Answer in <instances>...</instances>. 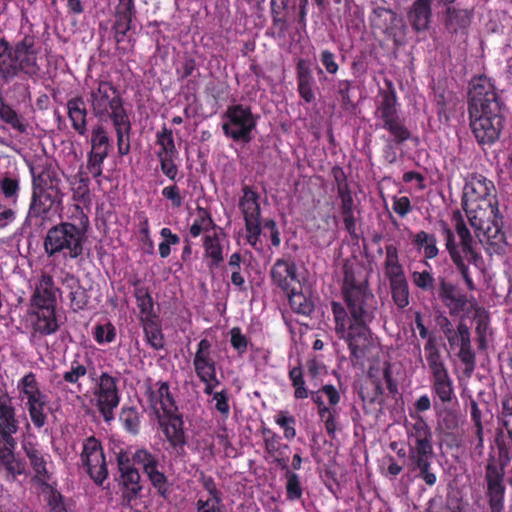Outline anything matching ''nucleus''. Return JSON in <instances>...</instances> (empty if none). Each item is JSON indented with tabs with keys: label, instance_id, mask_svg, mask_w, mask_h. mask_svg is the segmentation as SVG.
<instances>
[{
	"label": "nucleus",
	"instance_id": "1",
	"mask_svg": "<svg viewBox=\"0 0 512 512\" xmlns=\"http://www.w3.org/2000/svg\"><path fill=\"white\" fill-rule=\"evenodd\" d=\"M342 293L349 315L340 303L332 302L335 331L348 344L351 355L358 358L369 340L367 324L374 318L376 300L368 289L366 276L349 265L344 266Z\"/></svg>",
	"mask_w": 512,
	"mask_h": 512
},
{
	"label": "nucleus",
	"instance_id": "2",
	"mask_svg": "<svg viewBox=\"0 0 512 512\" xmlns=\"http://www.w3.org/2000/svg\"><path fill=\"white\" fill-rule=\"evenodd\" d=\"M495 192L492 181L472 175L463 189L462 206L480 242H485L490 252L501 253L507 242Z\"/></svg>",
	"mask_w": 512,
	"mask_h": 512
},
{
	"label": "nucleus",
	"instance_id": "3",
	"mask_svg": "<svg viewBox=\"0 0 512 512\" xmlns=\"http://www.w3.org/2000/svg\"><path fill=\"white\" fill-rule=\"evenodd\" d=\"M471 131L480 145H492L503 128L502 103L493 81L486 76L473 77L468 90Z\"/></svg>",
	"mask_w": 512,
	"mask_h": 512
},
{
	"label": "nucleus",
	"instance_id": "4",
	"mask_svg": "<svg viewBox=\"0 0 512 512\" xmlns=\"http://www.w3.org/2000/svg\"><path fill=\"white\" fill-rule=\"evenodd\" d=\"M88 102L93 115L100 122L112 123L117 138L118 154L128 155L131 149L132 123L117 88L109 81H99L91 88Z\"/></svg>",
	"mask_w": 512,
	"mask_h": 512
},
{
	"label": "nucleus",
	"instance_id": "5",
	"mask_svg": "<svg viewBox=\"0 0 512 512\" xmlns=\"http://www.w3.org/2000/svg\"><path fill=\"white\" fill-rule=\"evenodd\" d=\"M387 89H380L375 100V129H383L389 133V139L383 150L384 159L392 164L397 160L394 145H402L411 138V132L401 117L395 89L387 82Z\"/></svg>",
	"mask_w": 512,
	"mask_h": 512
},
{
	"label": "nucleus",
	"instance_id": "6",
	"mask_svg": "<svg viewBox=\"0 0 512 512\" xmlns=\"http://www.w3.org/2000/svg\"><path fill=\"white\" fill-rule=\"evenodd\" d=\"M33 36L26 35L13 46L0 39V83L7 84L20 73L33 77L39 71Z\"/></svg>",
	"mask_w": 512,
	"mask_h": 512
},
{
	"label": "nucleus",
	"instance_id": "7",
	"mask_svg": "<svg viewBox=\"0 0 512 512\" xmlns=\"http://www.w3.org/2000/svg\"><path fill=\"white\" fill-rule=\"evenodd\" d=\"M89 219L82 213L80 226L70 222H61L51 227L44 238L43 247L48 257L63 255L76 259L83 253Z\"/></svg>",
	"mask_w": 512,
	"mask_h": 512
},
{
	"label": "nucleus",
	"instance_id": "8",
	"mask_svg": "<svg viewBox=\"0 0 512 512\" xmlns=\"http://www.w3.org/2000/svg\"><path fill=\"white\" fill-rule=\"evenodd\" d=\"M59 182L60 180L49 171L33 177V194L28 219L44 218L51 210L58 208L62 202Z\"/></svg>",
	"mask_w": 512,
	"mask_h": 512
},
{
	"label": "nucleus",
	"instance_id": "9",
	"mask_svg": "<svg viewBox=\"0 0 512 512\" xmlns=\"http://www.w3.org/2000/svg\"><path fill=\"white\" fill-rule=\"evenodd\" d=\"M20 395L26 399V408L33 425L40 429L47 423L49 398L40 389L36 375L32 372L24 375L17 385Z\"/></svg>",
	"mask_w": 512,
	"mask_h": 512
},
{
	"label": "nucleus",
	"instance_id": "10",
	"mask_svg": "<svg viewBox=\"0 0 512 512\" xmlns=\"http://www.w3.org/2000/svg\"><path fill=\"white\" fill-rule=\"evenodd\" d=\"M224 118L222 129L227 137L244 143L251 141V132L256 127V119L249 107L241 104L229 106Z\"/></svg>",
	"mask_w": 512,
	"mask_h": 512
},
{
	"label": "nucleus",
	"instance_id": "11",
	"mask_svg": "<svg viewBox=\"0 0 512 512\" xmlns=\"http://www.w3.org/2000/svg\"><path fill=\"white\" fill-rule=\"evenodd\" d=\"M118 382L119 379L117 377L103 372L97 379L94 387L93 396L95 406L107 423L114 419V410L120 403Z\"/></svg>",
	"mask_w": 512,
	"mask_h": 512
},
{
	"label": "nucleus",
	"instance_id": "12",
	"mask_svg": "<svg viewBox=\"0 0 512 512\" xmlns=\"http://www.w3.org/2000/svg\"><path fill=\"white\" fill-rule=\"evenodd\" d=\"M80 458L91 479L98 485L102 484L108 476V469L101 443L95 437L84 440Z\"/></svg>",
	"mask_w": 512,
	"mask_h": 512
},
{
	"label": "nucleus",
	"instance_id": "13",
	"mask_svg": "<svg viewBox=\"0 0 512 512\" xmlns=\"http://www.w3.org/2000/svg\"><path fill=\"white\" fill-rule=\"evenodd\" d=\"M91 150L88 153L87 170L97 178L102 175V165L108 157L111 139L103 124L98 123L91 130Z\"/></svg>",
	"mask_w": 512,
	"mask_h": 512
},
{
	"label": "nucleus",
	"instance_id": "14",
	"mask_svg": "<svg viewBox=\"0 0 512 512\" xmlns=\"http://www.w3.org/2000/svg\"><path fill=\"white\" fill-rule=\"evenodd\" d=\"M132 459L134 463L142 467L144 473L149 478L153 487L157 489L158 493L166 498L170 493V485L167 477L158 469L159 461L157 456L147 449L140 448L133 453Z\"/></svg>",
	"mask_w": 512,
	"mask_h": 512
},
{
	"label": "nucleus",
	"instance_id": "15",
	"mask_svg": "<svg viewBox=\"0 0 512 512\" xmlns=\"http://www.w3.org/2000/svg\"><path fill=\"white\" fill-rule=\"evenodd\" d=\"M25 456L28 459L29 467L33 472L32 481L37 484L38 489L44 484H50L52 476L51 456L32 443L23 445Z\"/></svg>",
	"mask_w": 512,
	"mask_h": 512
},
{
	"label": "nucleus",
	"instance_id": "16",
	"mask_svg": "<svg viewBox=\"0 0 512 512\" xmlns=\"http://www.w3.org/2000/svg\"><path fill=\"white\" fill-rule=\"evenodd\" d=\"M433 457V445L408 447L410 470L417 471V476L429 486H433L437 481L436 475L431 471Z\"/></svg>",
	"mask_w": 512,
	"mask_h": 512
},
{
	"label": "nucleus",
	"instance_id": "17",
	"mask_svg": "<svg viewBox=\"0 0 512 512\" xmlns=\"http://www.w3.org/2000/svg\"><path fill=\"white\" fill-rule=\"evenodd\" d=\"M146 394L150 406L153 408L158 417L160 412L163 415H174L178 412L176 402L173 395L170 392L168 382L158 381L147 388Z\"/></svg>",
	"mask_w": 512,
	"mask_h": 512
},
{
	"label": "nucleus",
	"instance_id": "18",
	"mask_svg": "<svg viewBox=\"0 0 512 512\" xmlns=\"http://www.w3.org/2000/svg\"><path fill=\"white\" fill-rule=\"evenodd\" d=\"M435 0H414L408 12L407 19L415 31H425L430 27L433 12L432 6ZM439 5L449 7L456 0H437Z\"/></svg>",
	"mask_w": 512,
	"mask_h": 512
},
{
	"label": "nucleus",
	"instance_id": "19",
	"mask_svg": "<svg viewBox=\"0 0 512 512\" xmlns=\"http://www.w3.org/2000/svg\"><path fill=\"white\" fill-rule=\"evenodd\" d=\"M19 422L15 407L8 394H0V443L12 445L13 435L17 433Z\"/></svg>",
	"mask_w": 512,
	"mask_h": 512
},
{
	"label": "nucleus",
	"instance_id": "20",
	"mask_svg": "<svg viewBox=\"0 0 512 512\" xmlns=\"http://www.w3.org/2000/svg\"><path fill=\"white\" fill-rule=\"evenodd\" d=\"M270 276L272 283L284 292H289L299 286L297 268L293 261L278 259L273 264Z\"/></svg>",
	"mask_w": 512,
	"mask_h": 512
},
{
	"label": "nucleus",
	"instance_id": "21",
	"mask_svg": "<svg viewBox=\"0 0 512 512\" xmlns=\"http://www.w3.org/2000/svg\"><path fill=\"white\" fill-rule=\"evenodd\" d=\"M207 495H201L195 503V512H225L221 492L217 489L214 479L210 476L201 477Z\"/></svg>",
	"mask_w": 512,
	"mask_h": 512
},
{
	"label": "nucleus",
	"instance_id": "22",
	"mask_svg": "<svg viewBox=\"0 0 512 512\" xmlns=\"http://www.w3.org/2000/svg\"><path fill=\"white\" fill-rule=\"evenodd\" d=\"M439 298L444 305L449 308L450 313H459L470 307H474V299H468L466 295L460 293L455 285L447 282L444 278L440 279Z\"/></svg>",
	"mask_w": 512,
	"mask_h": 512
},
{
	"label": "nucleus",
	"instance_id": "23",
	"mask_svg": "<svg viewBox=\"0 0 512 512\" xmlns=\"http://www.w3.org/2000/svg\"><path fill=\"white\" fill-rule=\"evenodd\" d=\"M59 291L54 285L53 277L42 273L35 290L31 296V305L34 308L56 307V293Z\"/></svg>",
	"mask_w": 512,
	"mask_h": 512
},
{
	"label": "nucleus",
	"instance_id": "24",
	"mask_svg": "<svg viewBox=\"0 0 512 512\" xmlns=\"http://www.w3.org/2000/svg\"><path fill=\"white\" fill-rule=\"evenodd\" d=\"M262 435L268 457L281 469H288L289 455L287 451L289 446L281 443V437L269 428H263Z\"/></svg>",
	"mask_w": 512,
	"mask_h": 512
},
{
	"label": "nucleus",
	"instance_id": "25",
	"mask_svg": "<svg viewBox=\"0 0 512 512\" xmlns=\"http://www.w3.org/2000/svg\"><path fill=\"white\" fill-rule=\"evenodd\" d=\"M136 17L134 0H118L115 11V40L120 43L132 27V21Z\"/></svg>",
	"mask_w": 512,
	"mask_h": 512
},
{
	"label": "nucleus",
	"instance_id": "26",
	"mask_svg": "<svg viewBox=\"0 0 512 512\" xmlns=\"http://www.w3.org/2000/svg\"><path fill=\"white\" fill-rule=\"evenodd\" d=\"M414 422L405 424L408 447L432 445V431L427 422L418 414H411Z\"/></svg>",
	"mask_w": 512,
	"mask_h": 512
},
{
	"label": "nucleus",
	"instance_id": "27",
	"mask_svg": "<svg viewBox=\"0 0 512 512\" xmlns=\"http://www.w3.org/2000/svg\"><path fill=\"white\" fill-rule=\"evenodd\" d=\"M455 231L459 238V253L466 258L468 263H476L480 255L475 250V241L460 214L454 215Z\"/></svg>",
	"mask_w": 512,
	"mask_h": 512
},
{
	"label": "nucleus",
	"instance_id": "28",
	"mask_svg": "<svg viewBox=\"0 0 512 512\" xmlns=\"http://www.w3.org/2000/svg\"><path fill=\"white\" fill-rule=\"evenodd\" d=\"M193 366L197 376L205 377L206 374L216 372V361L212 356V344L208 339H201L193 359Z\"/></svg>",
	"mask_w": 512,
	"mask_h": 512
},
{
	"label": "nucleus",
	"instance_id": "29",
	"mask_svg": "<svg viewBox=\"0 0 512 512\" xmlns=\"http://www.w3.org/2000/svg\"><path fill=\"white\" fill-rule=\"evenodd\" d=\"M32 313L35 317L33 322V335L41 336L52 335L59 329V324L55 314V307L35 308Z\"/></svg>",
	"mask_w": 512,
	"mask_h": 512
},
{
	"label": "nucleus",
	"instance_id": "30",
	"mask_svg": "<svg viewBox=\"0 0 512 512\" xmlns=\"http://www.w3.org/2000/svg\"><path fill=\"white\" fill-rule=\"evenodd\" d=\"M167 420L161 421L163 426L164 434L170 443V445L177 451L183 450L185 445V435L183 431V421L178 415V412L174 415H163Z\"/></svg>",
	"mask_w": 512,
	"mask_h": 512
},
{
	"label": "nucleus",
	"instance_id": "31",
	"mask_svg": "<svg viewBox=\"0 0 512 512\" xmlns=\"http://www.w3.org/2000/svg\"><path fill=\"white\" fill-rule=\"evenodd\" d=\"M15 445L16 441L12 445L0 443V470L4 469L12 478L25 473V464L13 453Z\"/></svg>",
	"mask_w": 512,
	"mask_h": 512
},
{
	"label": "nucleus",
	"instance_id": "32",
	"mask_svg": "<svg viewBox=\"0 0 512 512\" xmlns=\"http://www.w3.org/2000/svg\"><path fill=\"white\" fill-rule=\"evenodd\" d=\"M68 117L73 129L84 136L87 132V109L81 97H75L67 102Z\"/></svg>",
	"mask_w": 512,
	"mask_h": 512
},
{
	"label": "nucleus",
	"instance_id": "33",
	"mask_svg": "<svg viewBox=\"0 0 512 512\" xmlns=\"http://www.w3.org/2000/svg\"><path fill=\"white\" fill-rule=\"evenodd\" d=\"M431 387L442 403L451 402L455 396L448 370L431 375Z\"/></svg>",
	"mask_w": 512,
	"mask_h": 512
},
{
	"label": "nucleus",
	"instance_id": "34",
	"mask_svg": "<svg viewBox=\"0 0 512 512\" xmlns=\"http://www.w3.org/2000/svg\"><path fill=\"white\" fill-rule=\"evenodd\" d=\"M63 284L70 289L69 299L74 311L82 310L88 303L86 290L80 285L79 280L72 274H66Z\"/></svg>",
	"mask_w": 512,
	"mask_h": 512
},
{
	"label": "nucleus",
	"instance_id": "35",
	"mask_svg": "<svg viewBox=\"0 0 512 512\" xmlns=\"http://www.w3.org/2000/svg\"><path fill=\"white\" fill-rule=\"evenodd\" d=\"M204 258L208 259L210 269L218 267L224 260L222 245L218 234L206 235L203 239Z\"/></svg>",
	"mask_w": 512,
	"mask_h": 512
},
{
	"label": "nucleus",
	"instance_id": "36",
	"mask_svg": "<svg viewBox=\"0 0 512 512\" xmlns=\"http://www.w3.org/2000/svg\"><path fill=\"white\" fill-rule=\"evenodd\" d=\"M412 243L418 251H422L426 259H433L439 253L436 236L424 230L412 235Z\"/></svg>",
	"mask_w": 512,
	"mask_h": 512
},
{
	"label": "nucleus",
	"instance_id": "37",
	"mask_svg": "<svg viewBox=\"0 0 512 512\" xmlns=\"http://www.w3.org/2000/svg\"><path fill=\"white\" fill-rule=\"evenodd\" d=\"M425 359L431 375L446 371V365L437 346L435 337L430 336L424 345Z\"/></svg>",
	"mask_w": 512,
	"mask_h": 512
},
{
	"label": "nucleus",
	"instance_id": "38",
	"mask_svg": "<svg viewBox=\"0 0 512 512\" xmlns=\"http://www.w3.org/2000/svg\"><path fill=\"white\" fill-rule=\"evenodd\" d=\"M389 280L392 299L399 308L409 305V286L405 274L387 278Z\"/></svg>",
	"mask_w": 512,
	"mask_h": 512
},
{
	"label": "nucleus",
	"instance_id": "39",
	"mask_svg": "<svg viewBox=\"0 0 512 512\" xmlns=\"http://www.w3.org/2000/svg\"><path fill=\"white\" fill-rule=\"evenodd\" d=\"M243 196L239 201V208L244 215V219L259 218L260 205L258 203V195L249 186H244Z\"/></svg>",
	"mask_w": 512,
	"mask_h": 512
},
{
	"label": "nucleus",
	"instance_id": "40",
	"mask_svg": "<svg viewBox=\"0 0 512 512\" xmlns=\"http://www.w3.org/2000/svg\"><path fill=\"white\" fill-rule=\"evenodd\" d=\"M120 474L124 486L123 497L128 502H131L138 497L142 490V486L140 485V474L135 468Z\"/></svg>",
	"mask_w": 512,
	"mask_h": 512
},
{
	"label": "nucleus",
	"instance_id": "41",
	"mask_svg": "<svg viewBox=\"0 0 512 512\" xmlns=\"http://www.w3.org/2000/svg\"><path fill=\"white\" fill-rule=\"evenodd\" d=\"M156 144L159 146L156 156L179 155L173 132L165 125L156 133Z\"/></svg>",
	"mask_w": 512,
	"mask_h": 512
},
{
	"label": "nucleus",
	"instance_id": "42",
	"mask_svg": "<svg viewBox=\"0 0 512 512\" xmlns=\"http://www.w3.org/2000/svg\"><path fill=\"white\" fill-rule=\"evenodd\" d=\"M384 274L386 278L405 274L399 261L398 249L393 244L385 246Z\"/></svg>",
	"mask_w": 512,
	"mask_h": 512
},
{
	"label": "nucleus",
	"instance_id": "43",
	"mask_svg": "<svg viewBox=\"0 0 512 512\" xmlns=\"http://www.w3.org/2000/svg\"><path fill=\"white\" fill-rule=\"evenodd\" d=\"M50 512H59L66 508L63 495L52 484H44L39 488Z\"/></svg>",
	"mask_w": 512,
	"mask_h": 512
},
{
	"label": "nucleus",
	"instance_id": "44",
	"mask_svg": "<svg viewBox=\"0 0 512 512\" xmlns=\"http://www.w3.org/2000/svg\"><path fill=\"white\" fill-rule=\"evenodd\" d=\"M141 323L148 344L155 350L162 349L164 347V338L157 319L155 318Z\"/></svg>",
	"mask_w": 512,
	"mask_h": 512
},
{
	"label": "nucleus",
	"instance_id": "45",
	"mask_svg": "<svg viewBox=\"0 0 512 512\" xmlns=\"http://www.w3.org/2000/svg\"><path fill=\"white\" fill-rule=\"evenodd\" d=\"M135 297L137 301V306L140 310V321H147L151 319H155L156 316L153 313V300L148 290L144 287H139L135 290Z\"/></svg>",
	"mask_w": 512,
	"mask_h": 512
},
{
	"label": "nucleus",
	"instance_id": "46",
	"mask_svg": "<svg viewBox=\"0 0 512 512\" xmlns=\"http://www.w3.org/2000/svg\"><path fill=\"white\" fill-rule=\"evenodd\" d=\"M288 296L289 304L292 310L298 314L309 315L313 311V303L302 292L297 291L296 286L289 292H285Z\"/></svg>",
	"mask_w": 512,
	"mask_h": 512
},
{
	"label": "nucleus",
	"instance_id": "47",
	"mask_svg": "<svg viewBox=\"0 0 512 512\" xmlns=\"http://www.w3.org/2000/svg\"><path fill=\"white\" fill-rule=\"evenodd\" d=\"M0 192L12 205L18 202L20 180L16 176L5 175L0 179Z\"/></svg>",
	"mask_w": 512,
	"mask_h": 512
},
{
	"label": "nucleus",
	"instance_id": "48",
	"mask_svg": "<svg viewBox=\"0 0 512 512\" xmlns=\"http://www.w3.org/2000/svg\"><path fill=\"white\" fill-rule=\"evenodd\" d=\"M89 360L87 358H80L77 356L71 361L69 369L63 373V380L70 384H76L81 377H84L88 372Z\"/></svg>",
	"mask_w": 512,
	"mask_h": 512
},
{
	"label": "nucleus",
	"instance_id": "49",
	"mask_svg": "<svg viewBox=\"0 0 512 512\" xmlns=\"http://www.w3.org/2000/svg\"><path fill=\"white\" fill-rule=\"evenodd\" d=\"M463 338L464 343L462 346H460L458 357L460 361L465 365L463 373L467 377H470L476 366V355L472 350L471 340H468L465 335Z\"/></svg>",
	"mask_w": 512,
	"mask_h": 512
},
{
	"label": "nucleus",
	"instance_id": "50",
	"mask_svg": "<svg viewBox=\"0 0 512 512\" xmlns=\"http://www.w3.org/2000/svg\"><path fill=\"white\" fill-rule=\"evenodd\" d=\"M487 496L491 512H502L504 508V484L488 485Z\"/></svg>",
	"mask_w": 512,
	"mask_h": 512
},
{
	"label": "nucleus",
	"instance_id": "51",
	"mask_svg": "<svg viewBox=\"0 0 512 512\" xmlns=\"http://www.w3.org/2000/svg\"><path fill=\"white\" fill-rule=\"evenodd\" d=\"M178 156L179 155L157 156L161 172L171 181H177L182 178V175H179V168L176 164Z\"/></svg>",
	"mask_w": 512,
	"mask_h": 512
},
{
	"label": "nucleus",
	"instance_id": "52",
	"mask_svg": "<svg viewBox=\"0 0 512 512\" xmlns=\"http://www.w3.org/2000/svg\"><path fill=\"white\" fill-rule=\"evenodd\" d=\"M289 378L295 388L294 397L296 399H304L308 397V391L305 387V381L303 379L302 369L300 367H294L289 372Z\"/></svg>",
	"mask_w": 512,
	"mask_h": 512
},
{
	"label": "nucleus",
	"instance_id": "53",
	"mask_svg": "<svg viewBox=\"0 0 512 512\" xmlns=\"http://www.w3.org/2000/svg\"><path fill=\"white\" fill-rule=\"evenodd\" d=\"M275 422L284 430V437L287 440H292L296 436L295 418L285 411H280L275 416Z\"/></svg>",
	"mask_w": 512,
	"mask_h": 512
},
{
	"label": "nucleus",
	"instance_id": "54",
	"mask_svg": "<svg viewBox=\"0 0 512 512\" xmlns=\"http://www.w3.org/2000/svg\"><path fill=\"white\" fill-rule=\"evenodd\" d=\"M120 421L127 431L136 434L139 428L138 412L133 407L123 408L120 414Z\"/></svg>",
	"mask_w": 512,
	"mask_h": 512
},
{
	"label": "nucleus",
	"instance_id": "55",
	"mask_svg": "<svg viewBox=\"0 0 512 512\" xmlns=\"http://www.w3.org/2000/svg\"><path fill=\"white\" fill-rule=\"evenodd\" d=\"M286 478L287 499L291 501L300 499L302 497V487L300 484L299 476L294 472L287 471Z\"/></svg>",
	"mask_w": 512,
	"mask_h": 512
},
{
	"label": "nucleus",
	"instance_id": "56",
	"mask_svg": "<svg viewBox=\"0 0 512 512\" xmlns=\"http://www.w3.org/2000/svg\"><path fill=\"white\" fill-rule=\"evenodd\" d=\"M321 421L324 423L327 434L333 438L337 430V418L339 411L337 408L330 407L325 412L318 413Z\"/></svg>",
	"mask_w": 512,
	"mask_h": 512
},
{
	"label": "nucleus",
	"instance_id": "57",
	"mask_svg": "<svg viewBox=\"0 0 512 512\" xmlns=\"http://www.w3.org/2000/svg\"><path fill=\"white\" fill-rule=\"evenodd\" d=\"M469 18L467 10L447 7L446 24L455 27H464L468 24Z\"/></svg>",
	"mask_w": 512,
	"mask_h": 512
},
{
	"label": "nucleus",
	"instance_id": "58",
	"mask_svg": "<svg viewBox=\"0 0 512 512\" xmlns=\"http://www.w3.org/2000/svg\"><path fill=\"white\" fill-rule=\"evenodd\" d=\"M411 280L417 288L423 291H431L434 289V277L426 270L412 272Z\"/></svg>",
	"mask_w": 512,
	"mask_h": 512
},
{
	"label": "nucleus",
	"instance_id": "59",
	"mask_svg": "<svg viewBox=\"0 0 512 512\" xmlns=\"http://www.w3.org/2000/svg\"><path fill=\"white\" fill-rule=\"evenodd\" d=\"M441 232L445 239L446 249L451 257V260L461 256L459 253V247L455 242V237L453 231L449 228L448 224L444 221L440 222Z\"/></svg>",
	"mask_w": 512,
	"mask_h": 512
},
{
	"label": "nucleus",
	"instance_id": "60",
	"mask_svg": "<svg viewBox=\"0 0 512 512\" xmlns=\"http://www.w3.org/2000/svg\"><path fill=\"white\" fill-rule=\"evenodd\" d=\"M230 342L232 347L237 351V354L239 356H243L248 347V339L247 337L242 333L241 329L239 327H234L230 330Z\"/></svg>",
	"mask_w": 512,
	"mask_h": 512
},
{
	"label": "nucleus",
	"instance_id": "61",
	"mask_svg": "<svg viewBox=\"0 0 512 512\" xmlns=\"http://www.w3.org/2000/svg\"><path fill=\"white\" fill-rule=\"evenodd\" d=\"M94 335L95 340L99 344L111 343L116 337V329L111 323L97 325Z\"/></svg>",
	"mask_w": 512,
	"mask_h": 512
},
{
	"label": "nucleus",
	"instance_id": "62",
	"mask_svg": "<svg viewBox=\"0 0 512 512\" xmlns=\"http://www.w3.org/2000/svg\"><path fill=\"white\" fill-rule=\"evenodd\" d=\"M504 469L497 466L494 462H489L486 466L485 479L488 485L503 484Z\"/></svg>",
	"mask_w": 512,
	"mask_h": 512
},
{
	"label": "nucleus",
	"instance_id": "63",
	"mask_svg": "<svg viewBox=\"0 0 512 512\" xmlns=\"http://www.w3.org/2000/svg\"><path fill=\"white\" fill-rule=\"evenodd\" d=\"M248 243L256 247L261 234L259 218L244 219Z\"/></svg>",
	"mask_w": 512,
	"mask_h": 512
},
{
	"label": "nucleus",
	"instance_id": "64",
	"mask_svg": "<svg viewBox=\"0 0 512 512\" xmlns=\"http://www.w3.org/2000/svg\"><path fill=\"white\" fill-rule=\"evenodd\" d=\"M212 400L215 401V409L224 417L227 418L230 413L229 397L227 390H221L216 392L212 396Z\"/></svg>",
	"mask_w": 512,
	"mask_h": 512
}]
</instances>
